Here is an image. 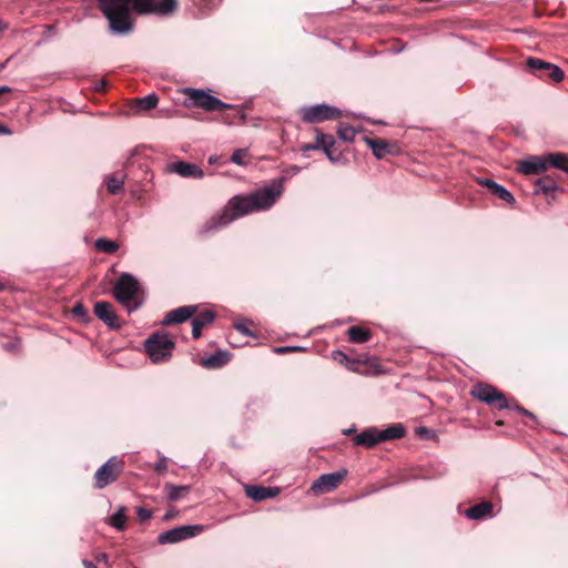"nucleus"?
Here are the masks:
<instances>
[{"mask_svg":"<svg viewBox=\"0 0 568 568\" xmlns=\"http://www.w3.org/2000/svg\"><path fill=\"white\" fill-rule=\"evenodd\" d=\"M184 94L190 105L194 108H200L205 111L231 109V104H226L220 99L200 89L187 88L184 90Z\"/></svg>","mask_w":568,"mask_h":568,"instance_id":"0eeeda50","label":"nucleus"},{"mask_svg":"<svg viewBox=\"0 0 568 568\" xmlns=\"http://www.w3.org/2000/svg\"><path fill=\"white\" fill-rule=\"evenodd\" d=\"M124 176L110 175L106 178V189L110 194H119L123 191Z\"/></svg>","mask_w":568,"mask_h":568,"instance_id":"473e14b6","label":"nucleus"},{"mask_svg":"<svg viewBox=\"0 0 568 568\" xmlns=\"http://www.w3.org/2000/svg\"><path fill=\"white\" fill-rule=\"evenodd\" d=\"M302 348L301 347H278L276 348V352L280 353V354H284V353H288V352H294V351H301Z\"/></svg>","mask_w":568,"mask_h":568,"instance_id":"37998d69","label":"nucleus"},{"mask_svg":"<svg viewBox=\"0 0 568 568\" xmlns=\"http://www.w3.org/2000/svg\"><path fill=\"white\" fill-rule=\"evenodd\" d=\"M136 515H138V518L141 521H145V520L151 518L152 513H151V510H149V509H146L144 507H138L136 508Z\"/></svg>","mask_w":568,"mask_h":568,"instance_id":"ea45409f","label":"nucleus"},{"mask_svg":"<svg viewBox=\"0 0 568 568\" xmlns=\"http://www.w3.org/2000/svg\"><path fill=\"white\" fill-rule=\"evenodd\" d=\"M139 291V283L129 273H123L116 281L113 287L114 297L123 305L128 306L129 311H132L130 307V302L135 297ZM136 306L133 307V310Z\"/></svg>","mask_w":568,"mask_h":568,"instance_id":"6e6552de","label":"nucleus"},{"mask_svg":"<svg viewBox=\"0 0 568 568\" xmlns=\"http://www.w3.org/2000/svg\"><path fill=\"white\" fill-rule=\"evenodd\" d=\"M197 306L195 305H185L178 307L175 310L170 311L166 313L164 320L162 321L163 325H173V324H180L183 323L190 318L196 313Z\"/></svg>","mask_w":568,"mask_h":568,"instance_id":"2eb2a0df","label":"nucleus"},{"mask_svg":"<svg viewBox=\"0 0 568 568\" xmlns=\"http://www.w3.org/2000/svg\"><path fill=\"white\" fill-rule=\"evenodd\" d=\"M526 67L532 74L542 80L549 79L554 82H560L565 77L564 71L559 67L539 58H528Z\"/></svg>","mask_w":568,"mask_h":568,"instance_id":"1a4fd4ad","label":"nucleus"},{"mask_svg":"<svg viewBox=\"0 0 568 568\" xmlns=\"http://www.w3.org/2000/svg\"><path fill=\"white\" fill-rule=\"evenodd\" d=\"M201 1L209 7H214L220 0H201Z\"/></svg>","mask_w":568,"mask_h":568,"instance_id":"c03bdc74","label":"nucleus"},{"mask_svg":"<svg viewBox=\"0 0 568 568\" xmlns=\"http://www.w3.org/2000/svg\"><path fill=\"white\" fill-rule=\"evenodd\" d=\"M234 328L237 333H241L245 336H253L252 331L247 327L246 323H235Z\"/></svg>","mask_w":568,"mask_h":568,"instance_id":"58836bf2","label":"nucleus"},{"mask_svg":"<svg viewBox=\"0 0 568 568\" xmlns=\"http://www.w3.org/2000/svg\"><path fill=\"white\" fill-rule=\"evenodd\" d=\"M99 9L109 21L114 34H126L133 30L134 20L131 11L139 14L168 16L178 8V0H97Z\"/></svg>","mask_w":568,"mask_h":568,"instance_id":"f257e3e1","label":"nucleus"},{"mask_svg":"<svg viewBox=\"0 0 568 568\" xmlns=\"http://www.w3.org/2000/svg\"><path fill=\"white\" fill-rule=\"evenodd\" d=\"M496 425H497V426H503V425H505V422H504V420H501V419H499V420H497V422H496Z\"/></svg>","mask_w":568,"mask_h":568,"instance_id":"864d4df0","label":"nucleus"},{"mask_svg":"<svg viewBox=\"0 0 568 568\" xmlns=\"http://www.w3.org/2000/svg\"><path fill=\"white\" fill-rule=\"evenodd\" d=\"M233 336L234 334L233 333H230L229 334V341H230V344L233 345V346H237V344H235L232 339H233Z\"/></svg>","mask_w":568,"mask_h":568,"instance_id":"8fccbe9b","label":"nucleus"},{"mask_svg":"<svg viewBox=\"0 0 568 568\" xmlns=\"http://www.w3.org/2000/svg\"><path fill=\"white\" fill-rule=\"evenodd\" d=\"M355 432V428H351V429H347V430H344V434L345 435H351Z\"/></svg>","mask_w":568,"mask_h":568,"instance_id":"3c124183","label":"nucleus"},{"mask_svg":"<svg viewBox=\"0 0 568 568\" xmlns=\"http://www.w3.org/2000/svg\"><path fill=\"white\" fill-rule=\"evenodd\" d=\"M95 560L99 562V564H104V565H109V557L105 552H99L95 555Z\"/></svg>","mask_w":568,"mask_h":568,"instance_id":"79ce46f5","label":"nucleus"},{"mask_svg":"<svg viewBox=\"0 0 568 568\" xmlns=\"http://www.w3.org/2000/svg\"><path fill=\"white\" fill-rule=\"evenodd\" d=\"M124 470V462L118 457H111L94 474V488L103 489L118 480Z\"/></svg>","mask_w":568,"mask_h":568,"instance_id":"423d86ee","label":"nucleus"},{"mask_svg":"<svg viewBox=\"0 0 568 568\" xmlns=\"http://www.w3.org/2000/svg\"><path fill=\"white\" fill-rule=\"evenodd\" d=\"M230 361L227 353L219 351L209 357H202L200 364L205 368H220Z\"/></svg>","mask_w":568,"mask_h":568,"instance_id":"393cba45","label":"nucleus"},{"mask_svg":"<svg viewBox=\"0 0 568 568\" xmlns=\"http://www.w3.org/2000/svg\"><path fill=\"white\" fill-rule=\"evenodd\" d=\"M347 475L346 469L336 473L323 474L316 479L311 489L315 494H325L336 489Z\"/></svg>","mask_w":568,"mask_h":568,"instance_id":"f8f14e48","label":"nucleus"},{"mask_svg":"<svg viewBox=\"0 0 568 568\" xmlns=\"http://www.w3.org/2000/svg\"><path fill=\"white\" fill-rule=\"evenodd\" d=\"M159 103V97L155 93L149 94L144 98H139L133 101V109L139 111H149L154 109Z\"/></svg>","mask_w":568,"mask_h":568,"instance_id":"cd10ccee","label":"nucleus"},{"mask_svg":"<svg viewBox=\"0 0 568 568\" xmlns=\"http://www.w3.org/2000/svg\"><path fill=\"white\" fill-rule=\"evenodd\" d=\"M10 131L2 124H0V134H7L9 133Z\"/></svg>","mask_w":568,"mask_h":568,"instance_id":"de8ad7c7","label":"nucleus"},{"mask_svg":"<svg viewBox=\"0 0 568 568\" xmlns=\"http://www.w3.org/2000/svg\"><path fill=\"white\" fill-rule=\"evenodd\" d=\"M470 395L475 399L487 404L493 409L501 410L514 408L518 410L520 414L535 419V415L531 412L527 410L526 408L517 404L511 405L507 399L506 395L490 384L483 382L476 383L470 390Z\"/></svg>","mask_w":568,"mask_h":568,"instance_id":"20e7f679","label":"nucleus"},{"mask_svg":"<svg viewBox=\"0 0 568 568\" xmlns=\"http://www.w3.org/2000/svg\"><path fill=\"white\" fill-rule=\"evenodd\" d=\"M476 182L479 185L488 189L491 194L496 195L500 200H503L509 204L515 203L514 195L508 190H506L503 185L496 183L494 180L488 179V178H476Z\"/></svg>","mask_w":568,"mask_h":568,"instance_id":"f3484780","label":"nucleus"},{"mask_svg":"<svg viewBox=\"0 0 568 568\" xmlns=\"http://www.w3.org/2000/svg\"><path fill=\"white\" fill-rule=\"evenodd\" d=\"M334 359L345 365L349 371H352L353 363L356 362V357L352 358L341 351L335 353Z\"/></svg>","mask_w":568,"mask_h":568,"instance_id":"e433bc0d","label":"nucleus"},{"mask_svg":"<svg viewBox=\"0 0 568 568\" xmlns=\"http://www.w3.org/2000/svg\"><path fill=\"white\" fill-rule=\"evenodd\" d=\"M222 111L220 121L225 124L232 125L245 122L246 114L240 108L231 105V109H223Z\"/></svg>","mask_w":568,"mask_h":568,"instance_id":"5701e85b","label":"nucleus"},{"mask_svg":"<svg viewBox=\"0 0 568 568\" xmlns=\"http://www.w3.org/2000/svg\"><path fill=\"white\" fill-rule=\"evenodd\" d=\"M406 435V428L403 426V424H393L386 429L379 430V440L388 442L393 439H399L403 438Z\"/></svg>","mask_w":568,"mask_h":568,"instance_id":"a878e982","label":"nucleus"},{"mask_svg":"<svg viewBox=\"0 0 568 568\" xmlns=\"http://www.w3.org/2000/svg\"><path fill=\"white\" fill-rule=\"evenodd\" d=\"M170 171L183 178L202 179L204 176V172L200 166L184 161L170 164Z\"/></svg>","mask_w":568,"mask_h":568,"instance_id":"6ab92c4d","label":"nucleus"},{"mask_svg":"<svg viewBox=\"0 0 568 568\" xmlns=\"http://www.w3.org/2000/svg\"><path fill=\"white\" fill-rule=\"evenodd\" d=\"M83 566L84 568H97V566L93 562L85 559L83 560Z\"/></svg>","mask_w":568,"mask_h":568,"instance_id":"49530a36","label":"nucleus"},{"mask_svg":"<svg viewBox=\"0 0 568 568\" xmlns=\"http://www.w3.org/2000/svg\"><path fill=\"white\" fill-rule=\"evenodd\" d=\"M124 508H120L111 518H110V525L116 528L118 530L122 531L125 528V521L126 516L124 513Z\"/></svg>","mask_w":568,"mask_h":568,"instance_id":"72a5a7b5","label":"nucleus"},{"mask_svg":"<svg viewBox=\"0 0 568 568\" xmlns=\"http://www.w3.org/2000/svg\"><path fill=\"white\" fill-rule=\"evenodd\" d=\"M71 314L73 315V317H75L80 322L87 323L90 321L88 310L84 307V305L82 303H77L71 308Z\"/></svg>","mask_w":568,"mask_h":568,"instance_id":"f704fd0d","label":"nucleus"},{"mask_svg":"<svg viewBox=\"0 0 568 568\" xmlns=\"http://www.w3.org/2000/svg\"><path fill=\"white\" fill-rule=\"evenodd\" d=\"M337 134L341 140L351 142L354 140L356 132L352 126H341Z\"/></svg>","mask_w":568,"mask_h":568,"instance_id":"c9c22d12","label":"nucleus"},{"mask_svg":"<svg viewBox=\"0 0 568 568\" xmlns=\"http://www.w3.org/2000/svg\"><path fill=\"white\" fill-rule=\"evenodd\" d=\"M353 442L357 446H363L365 448L375 447L381 443L379 440V429L376 427H368L364 429L361 434H357L353 437Z\"/></svg>","mask_w":568,"mask_h":568,"instance_id":"412c9836","label":"nucleus"},{"mask_svg":"<svg viewBox=\"0 0 568 568\" xmlns=\"http://www.w3.org/2000/svg\"><path fill=\"white\" fill-rule=\"evenodd\" d=\"M326 138H327V140L322 145V150L325 152V154L332 162H336L341 154V152L337 151V149L335 146L336 141H335L334 136L331 134H326Z\"/></svg>","mask_w":568,"mask_h":568,"instance_id":"c756f323","label":"nucleus"},{"mask_svg":"<svg viewBox=\"0 0 568 568\" xmlns=\"http://www.w3.org/2000/svg\"><path fill=\"white\" fill-rule=\"evenodd\" d=\"M352 372L362 375H379L384 373L382 369L381 362L375 356L359 355L356 357V362L353 363Z\"/></svg>","mask_w":568,"mask_h":568,"instance_id":"4468645a","label":"nucleus"},{"mask_svg":"<svg viewBox=\"0 0 568 568\" xmlns=\"http://www.w3.org/2000/svg\"><path fill=\"white\" fill-rule=\"evenodd\" d=\"M94 248L99 252L114 254L119 250V244L105 237H100L95 241Z\"/></svg>","mask_w":568,"mask_h":568,"instance_id":"7c9ffc66","label":"nucleus"},{"mask_svg":"<svg viewBox=\"0 0 568 568\" xmlns=\"http://www.w3.org/2000/svg\"><path fill=\"white\" fill-rule=\"evenodd\" d=\"M282 194V185L265 186L247 195H235L229 200L221 213L212 216L202 232L215 231L232 221L253 212L268 210Z\"/></svg>","mask_w":568,"mask_h":568,"instance_id":"f03ea898","label":"nucleus"},{"mask_svg":"<svg viewBox=\"0 0 568 568\" xmlns=\"http://www.w3.org/2000/svg\"><path fill=\"white\" fill-rule=\"evenodd\" d=\"M145 352L153 363L168 361L175 347L172 338L165 333H153L144 343Z\"/></svg>","mask_w":568,"mask_h":568,"instance_id":"39448f33","label":"nucleus"},{"mask_svg":"<svg viewBox=\"0 0 568 568\" xmlns=\"http://www.w3.org/2000/svg\"><path fill=\"white\" fill-rule=\"evenodd\" d=\"M246 156V149H237L232 153L231 161L237 165H246V162L244 160Z\"/></svg>","mask_w":568,"mask_h":568,"instance_id":"4c0bfd02","label":"nucleus"},{"mask_svg":"<svg viewBox=\"0 0 568 568\" xmlns=\"http://www.w3.org/2000/svg\"><path fill=\"white\" fill-rule=\"evenodd\" d=\"M493 513V503L491 501H483L469 507L466 510V516L470 519H483L489 516Z\"/></svg>","mask_w":568,"mask_h":568,"instance_id":"b1692460","label":"nucleus"},{"mask_svg":"<svg viewBox=\"0 0 568 568\" xmlns=\"http://www.w3.org/2000/svg\"><path fill=\"white\" fill-rule=\"evenodd\" d=\"M209 163H210V164H215V163H217V156H210V159H209Z\"/></svg>","mask_w":568,"mask_h":568,"instance_id":"09e8293b","label":"nucleus"},{"mask_svg":"<svg viewBox=\"0 0 568 568\" xmlns=\"http://www.w3.org/2000/svg\"><path fill=\"white\" fill-rule=\"evenodd\" d=\"M366 143L377 159H384L388 154H396L398 152L396 143H390L384 139L367 138Z\"/></svg>","mask_w":568,"mask_h":568,"instance_id":"dca6fc26","label":"nucleus"},{"mask_svg":"<svg viewBox=\"0 0 568 568\" xmlns=\"http://www.w3.org/2000/svg\"><path fill=\"white\" fill-rule=\"evenodd\" d=\"M280 489L277 487H264L256 485H246L245 494L254 501H262L268 498H274L278 495Z\"/></svg>","mask_w":568,"mask_h":568,"instance_id":"aec40b11","label":"nucleus"},{"mask_svg":"<svg viewBox=\"0 0 568 568\" xmlns=\"http://www.w3.org/2000/svg\"><path fill=\"white\" fill-rule=\"evenodd\" d=\"M302 120L305 123H320L335 120L342 115L341 110L328 104H316L301 110Z\"/></svg>","mask_w":568,"mask_h":568,"instance_id":"9d476101","label":"nucleus"},{"mask_svg":"<svg viewBox=\"0 0 568 568\" xmlns=\"http://www.w3.org/2000/svg\"><path fill=\"white\" fill-rule=\"evenodd\" d=\"M348 341L352 343H365L368 342L372 337V332L362 326H351L347 329Z\"/></svg>","mask_w":568,"mask_h":568,"instance_id":"bb28decb","label":"nucleus"},{"mask_svg":"<svg viewBox=\"0 0 568 568\" xmlns=\"http://www.w3.org/2000/svg\"><path fill=\"white\" fill-rule=\"evenodd\" d=\"M166 460L165 459H161L160 462H158L154 466V470L158 471V473H164L166 470Z\"/></svg>","mask_w":568,"mask_h":568,"instance_id":"a19ab883","label":"nucleus"},{"mask_svg":"<svg viewBox=\"0 0 568 568\" xmlns=\"http://www.w3.org/2000/svg\"><path fill=\"white\" fill-rule=\"evenodd\" d=\"M315 132H316V136H315L314 143H305L301 146V151L303 153H307L308 151H312V150L322 149V145L327 140L326 134L323 133L321 130L316 129Z\"/></svg>","mask_w":568,"mask_h":568,"instance_id":"2f4dec72","label":"nucleus"},{"mask_svg":"<svg viewBox=\"0 0 568 568\" xmlns=\"http://www.w3.org/2000/svg\"><path fill=\"white\" fill-rule=\"evenodd\" d=\"M6 63L0 64V72L4 69Z\"/></svg>","mask_w":568,"mask_h":568,"instance_id":"5fc2aeb1","label":"nucleus"},{"mask_svg":"<svg viewBox=\"0 0 568 568\" xmlns=\"http://www.w3.org/2000/svg\"><path fill=\"white\" fill-rule=\"evenodd\" d=\"M216 317V314L211 310H204L202 312H196L192 316V336L193 338H199L202 334V329L211 324Z\"/></svg>","mask_w":568,"mask_h":568,"instance_id":"a211bd4d","label":"nucleus"},{"mask_svg":"<svg viewBox=\"0 0 568 568\" xmlns=\"http://www.w3.org/2000/svg\"><path fill=\"white\" fill-rule=\"evenodd\" d=\"M164 490L168 494V497L171 501H178L189 494L190 486H186V485L175 486L172 484H166L164 486Z\"/></svg>","mask_w":568,"mask_h":568,"instance_id":"c85d7f7f","label":"nucleus"},{"mask_svg":"<svg viewBox=\"0 0 568 568\" xmlns=\"http://www.w3.org/2000/svg\"><path fill=\"white\" fill-rule=\"evenodd\" d=\"M203 531V526L201 525H186L176 527L170 530H166L158 536V542L161 545L164 544H174L181 540L197 536Z\"/></svg>","mask_w":568,"mask_h":568,"instance_id":"9b49d317","label":"nucleus"},{"mask_svg":"<svg viewBox=\"0 0 568 568\" xmlns=\"http://www.w3.org/2000/svg\"><path fill=\"white\" fill-rule=\"evenodd\" d=\"M549 168L560 169L568 173V154L548 153L544 155H529L517 161L516 170L525 175H538Z\"/></svg>","mask_w":568,"mask_h":568,"instance_id":"7ed1b4c3","label":"nucleus"},{"mask_svg":"<svg viewBox=\"0 0 568 568\" xmlns=\"http://www.w3.org/2000/svg\"><path fill=\"white\" fill-rule=\"evenodd\" d=\"M94 315L102 321L111 329H119L121 327V321L112 308V304L104 301H99L93 307Z\"/></svg>","mask_w":568,"mask_h":568,"instance_id":"ddd939ff","label":"nucleus"},{"mask_svg":"<svg viewBox=\"0 0 568 568\" xmlns=\"http://www.w3.org/2000/svg\"><path fill=\"white\" fill-rule=\"evenodd\" d=\"M7 28L6 23H3L2 20H0V31L4 30Z\"/></svg>","mask_w":568,"mask_h":568,"instance_id":"603ef678","label":"nucleus"},{"mask_svg":"<svg viewBox=\"0 0 568 568\" xmlns=\"http://www.w3.org/2000/svg\"><path fill=\"white\" fill-rule=\"evenodd\" d=\"M558 174H546L536 181V192H542L545 195H552L558 189Z\"/></svg>","mask_w":568,"mask_h":568,"instance_id":"4be33fe9","label":"nucleus"},{"mask_svg":"<svg viewBox=\"0 0 568 568\" xmlns=\"http://www.w3.org/2000/svg\"><path fill=\"white\" fill-rule=\"evenodd\" d=\"M11 91H12V89L9 87H6V85L0 87V95H2L4 93H10Z\"/></svg>","mask_w":568,"mask_h":568,"instance_id":"a18cd8bd","label":"nucleus"}]
</instances>
